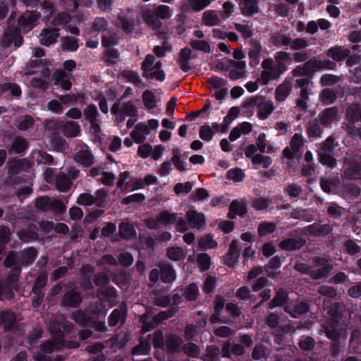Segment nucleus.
Wrapping results in <instances>:
<instances>
[{"instance_id":"nucleus-1","label":"nucleus","mask_w":361,"mask_h":361,"mask_svg":"<svg viewBox=\"0 0 361 361\" xmlns=\"http://www.w3.org/2000/svg\"><path fill=\"white\" fill-rule=\"evenodd\" d=\"M99 313L97 309L77 310L73 314V319L83 328L78 331L81 341L100 338L108 331L105 322L99 321Z\"/></svg>"},{"instance_id":"nucleus-2","label":"nucleus","mask_w":361,"mask_h":361,"mask_svg":"<svg viewBox=\"0 0 361 361\" xmlns=\"http://www.w3.org/2000/svg\"><path fill=\"white\" fill-rule=\"evenodd\" d=\"M274 67L263 70L257 80L264 85H267L271 81L277 80L288 69V64L292 62L291 55L288 52L279 51L275 53Z\"/></svg>"},{"instance_id":"nucleus-3","label":"nucleus","mask_w":361,"mask_h":361,"mask_svg":"<svg viewBox=\"0 0 361 361\" xmlns=\"http://www.w3.org/2000/svg\"><path fill=\"white\" fill-rule=\"evenodd\" d=\"M16 13L12 12L8 18V27L4 30L0 44L4 49H8L12 45L17 49L19 48L24 42L23 33L20 28L16 25L13 20L15 18Z\"/></svg>"},{"instance_id":"nucleus-4","label":"nucleus","mask_w":361,"mask_h":361,"mask_svg":"<svg viewBox=\"0 0 361 361\" xmlns=\"http://www.w3.org/2000/svg\"><path fill=\"white\" fill-rule=\"evenodd\" d=\"M334 138L329 136L322 143L317 150L319 161L324 166L333 169L336 166L337 160L334 157Z\"/></svg>"},{"instance_id":"nucleus-5","label":"nucleus","mask_w":361,"mask_h":361,"mask_svg":"<svg viewBox=\"0 0 361 361\" xmlns=\"http://www.w3.org/2000/svg\"><path fill=\"white\" fill-rule=\"evenodd\" d=\"M305 140L301 133H295L290 139V146L286 147L283 150V156L289 159H298L302 156L301 148Z\"/></svg>"},{"instance_id":"nucleus-6","label":"nucleus","mask_w":361,"mask_h":361,"mask_svg":"<svg viewBox=\"0 0 361 361\" xmlns=\"http://www.w3.org/2000/svg\"><path fill=\"white\" fill-rule=\"evenodd\" d=\"M39 15L34 11L27 10L17 19V25L23 35L28 33L36 25Z\"/></svg>"},{"instance_id":"nucleus-7","label":"nucleus","mask_w":361,"mask_h":361,"mask_svg":"<svg viewBox=\"0 0 361 361\" xmlns=\"http://www.w3.org/2000/svg\"><path fill=\"white\" fill-rule=\"evenodd\" d=\"M314 266L319 267L312 269L310 277L314 280H319L327 277L333 269V265L329 260L322 257H317L314 259Z\"/></svg>"},{"instance_id":"nucleus-8","label":"nucleus","mask_w":361,"mask_h":361,"mask_svg":"<svg viewBox=\"0 0 361 361\" xmlns=\"http://www.w3.org/2000/svg\"><path fill=\"white\" fill-rule=\"evenodd\" d=\"M317 59L312 57L302 65L297 66L292 71V74L295 77H310L312 78L314 74L318 71Z\"/></svg>"},{"instance_id":"nucleus-9","label":"nucleus","mask_w":361,"mask_h":361,"mask_svg":"<svg viewBox=\"0 0 361 361\" xmlns=\"http://www.w3.org/2000/svg\"><path fill=\"white\" fill-rule=\"evenodd\" d=\"M0 327L5 332H15L18 329L16 314L11 310L0 311Z\"/></svg>"},{"instance_id":"nucleus-10","label":"nucleus","mask_w":361,"mask_h":361,"mask_svg":"<svg viewBox=\"0 0 361 361\" xmlns=\"http://www.w3.org/2000/svg\"><path fill=\"white\" fill-rule=\"evenodd\" d=\"M73 324L66 319L62 322L54 321L49 328L51 334L59 341H62L65 334H69L73 330Z\"/></svg>"},{"instance_id":"nucleus-11","label":"nucleus","mask_w":361,"mask_h":361,"mask_svg":"<svg viewBox=\"0 0 361 361\" xmlns=\"http://www.w3.org/2000/svg\"><path fill=\"white\" fill-rule=\"evenodd\" d=\"M241 252V245L238 240H233L228 252L224 256V264L229 267L235 266Z\"/></svg>"},{"instance_id":"nucleus-12","label":"nucleus","mask_w":361,"mask_h":361,"mask_svg":"<svg viewBox=\"0 0 361 361\" xmlns=\"http://www.w3.org/2000/svg\"><path fill=\"white\" fill-rule=\"evenodd\" d=\"M128 316V307L125 302H122L118 308L114 309L108 317V323L110 326H116L118 324L121 325L126 322Z\"/></svg>"},{"instance_id":"nucleus-13","label":"nucleus","mask_w":361,"mask_h":361,"mask_svg":"<svg viewBox=\"0 0 361 361\" xmlns=\"http://www.w3.org/2000/svg\"><path fill=\"white\" fill-rule=\"evenodd\" d=\"M59 31V27L44 28L39 35L40 44L45 47H49L50 45L56 43L60 35Z\"/></svg>"},{"instance_id":"nucleus-14","label":"nucleus","mask_w":361,"mask_h":361,"mask_svg":"<svg viewBox=\"0 0 361 361\" xmlns=\"http://www.w3.org/2000/svg\"><path fill=\"white\" fill-rule=\"evenodd\" d=\"M305 243L306 240L303 237L297 235L282 240L279 245L284 251L292 252L300 250Z\"/></svg>"},{"instance_id":"nucleus-15","label":"nucleus","mask_w":361,"mask_h":361,"mask_svg":"<svg viewBox=\"0 0 361 361\" xmlns=\"http://www.w3.org/2000/svg\"><path fill=\"white\" fill-rule=\"evenodd\" d=\"M247 213V204L245 201L233 200L230 205L227 216L230 219H235L237 216L244 218Z\"/></svg>"},{"instance_id":"nucleus-16","label":"nucleus","mask_w":361,"mask_h":361,"mask_svg":"<svg viewBox=\"0 0 361 361\" xmlns=\"http://www.w3.org/2000/svg\"><path fill=\"white\" fill-rule=\"evenodd\" d=\"M185 218L189 227L191 228L200 230L205 225L206 218L204 214L195 209H189L185 214Z\"/></svg>"},{"instance_id":"nucleus-17","label":"nucleus","mask_w":361,"mask_h":361,"mask_svg":"<svg viewBox=\"0 0 361 361\" xmlns=\"http://www.w3.org/2000/svg\"><path fill=\"white\" fill-rule=\"evenodd\" d=\"M83 114L85 119L90 123L91 127L94 132H100L101 128L98 123L99 114L97 106L93 104H89L86 108H85Z\"/></svg>"},{"instance_id":"nucleus-18","label":"nucleus","mask_w":361,"mask_h":361,"mask_svg":"<svg viewBox=\"0 0 361 361\" xmlns=\"http://www.w3.org/2000/svg\"><path fill=\"white\" fill-rule=\"evenodd\" d=\"M82 302V297L78 291L73 289L66 291L61 298V305L65 307H78Z\"/></svg>"},{"instance_id":"nucleus-19","label":"nucleus","mask_w":361,"mask_h":361,"mask_svg":"<svg viewBox=\"0 0 361 361\" xmlns=\"http://www.w3.org/2000/svg\"><path fill=\"white\" fill-rule=\"evenodd\" d=\"M94 271V268L90 264H86L81 267L82 276L80 279V285L85 290H92L94 286L92 282V274Z\"/></svg>"},{"instance_id":"nucleus-20","label":"nucleus","mask_w":361,"mask_h":361,"mask_svg":"<svg viewBox=\"0 0 361 361\" xmlns=\"http://www.w3.org/2000/svg\"><path fill=\"white\" fill-rule=\"evenodd\" d=\"M53 80L55 85H59L66 91L70 90L72 87V82L70 80V74L62 69L56 70L53 75Z\"/></svg>"},{"instance_id":"nucleus-21","label":"nucleus","mask_w":361,"mask_h":361,"mask_svg":"<svg viewBox=\"0 0 361 361\" xmlns=\"http://www.w3.org/2000/svg\"><path fill=\"white\" fill-rule=\"evenodd\" d=\"M240 111V110L238 106L231 107L229 109L228 114L224 117V125L219 126V123H212V128L216 131H221L222 133L226 132L228 129L229 125L239 116Z\"/></svg>"},{"instance_id":"nucleus-22","label":"nucleus","mask_w":361,"mask_h":361,"mask_svg":"<svg viewBox=\"0 0 361 361\" xmlns=\"http://www.w3.org/2000/svg\"><path fill=\"white\" fill-rule=\"evenodd\" d=\"M307 233L314 237L326 236L332 231L331 226L328 224H320L314 223L305 227Z\"/></svg>"},{"instance_id":"nucleus-23","label":"nucleus","mask_w":361,"mask_h":361,"mask_svg":"<svg viewBox=\"0 0 361 361\" xmlns=\"http://www.w3.org/2000/svg\"><path fill=\"white\" fill-rule=\"evenodd\" d=\"M288 300L289 296L287 290L283 288H279L272 300L268 303V308L271 310L276 307L283 306L284 307L285 305H289Z\"/></svg>"},{"instance_id":"nucleus-24","label":"nucleus","mask_w":361,"mask_h":361,"mask_svg":"<svg viewBox=\"0 0 361 361\" xmlns=\"http://www.w3.org/2000/svg\"><path fill=\"white\" fill-rule=\"evenodd\" d=\"M310 310V305L307 302L301 301L293 306L285 305L283 310L289 314L293 318H299L302 314L307 313Z\"/></svg>"},{"instance_id":"nucleus-25","label":"nucleus","mask_w":361,"mask_h":361,"mask_svg":"<svg viewBox=\"0 0 361 361\" xmlns=\"http://www.w3.org/2000/svg\"><path fill=\"white\" fill-rule=\"evenodd\" d=\"M239 6L244 16L250 17L260 12L258 0H240Z\"/></svg>"},{"instance_id":"nucleus-26","label":"nucleus","mask_w":361,"mask_h":361,"mask_svg":"<svg viewBox=\"0 0 361 361\" xmlns=\"http://www.w3.org/2000/svg\"><path fill=\"white\" fill-rule=\"evenodd\" d=\"M338 115L337 108L335 106L326 108L318 116L321 125L327 127L331 125Z\"/></svg>"},{"instance_id":"nucleus-27","label":"nucleus","mask_w":361,"mask_h":361,"mask_svg":"<svg viewBox=\"0 0 361 361\" xmlns=\"http://www.w3.org/2000/svg\"><path fill=\"white\" fill-rule=\"evenodd\" d=\"M39 228L35 224H30L27 227L19 231L18 236L20 240L28 243L39 238Z\"/></svg>"},{"instance_id":"nucleus-28","label":"nucleus","mask_w":361,"mask_h":361,"mask_svg":"<svg viewBox=\"0 0 361 361\" xmlns=\"http://www.w3.org/2000/svg\"><path fill=\"white\" fill-rule=\"evenodd\" d=\"M183 341L176 334H170L166 339V349L168 354L178 353L181 350Z\"/></svg>"},{"instance_id":"nucleus-29","label":"nucleus","mask_w":361,"mask_h":361,"mask_svg":"<svg viewBox=\"0 0 361 361\" xmlns=\"http://www.w3.org/2000/svg\"><path fill=\"white\" fill-rule=\"evenodd\" d=\"M142 18L145 23L153 30L159 29L162 23L157 17V13L153 9H146L142 12Z\"/></svg>"},{"instance_id":"nucleus-30","label":"nucleus","mask_w":361,"mask_h":361,"mask_svg":"<svg viewBox=\"0 0 361 361\" xmlns=\"http://www.w3.org/2000/svg\"><path fill=\"white\" fill-rule=\"evenodd\" d=\"M257 117L260 120H264L273 112L274 106L271 101L262 99L257 104Z\"/></svg>"},{"instance_id":"nucleus-31","label":"nucleus","mask_w":361,"mask_h":361,"mask_svg":"<svg viewBox=\"0 0 361 361\" xmlns=\"http://www.w3.org/2000/svg\"><path fill=\"white\" fill-rule=\"evenodd\" d=\"M350 51L348 49H344L341 47H333L329 49L326 54L331 57L335 62H340L346 59Z\"/></svg>"},{"instance_id":"nucleus-32","label":"nucleus","mask_w":361,"mask_h":361,"mask_svg":"<svg viewBox=\"0 0 361 361\" xmlns=\"http://www.w3.org/2000/svg\"><path fill=\"white\" fill-rule=\"evenodd\" d=\"M161 269V280L164 283H170L176 280V273L171 264H162L159 265Z\"/></svg>"},{"instance_id":"nucleus-33","label":"nucleus","mask_w":361,"mask_h":361,"mask_svg":"<svg viewBox=\"0 0 361 361\" xmlns=\"http://www.w3.org/2000/svg\"><path fill=\"white\" fill-rule=\"evenodd\" d=\"M55 186L61 192H68L71 186V178L64 173H59L55 178Z\"/></svg>"},{"instance_id":"nucleus-34","label":"nucleus","mask_w":361,"mask_h":361,"mask_svg":"<svg viewBox=\"0 0 361 361\" xmlns=\"http://www.w3.org/2000/svg\"><path fill=\"white\" fill-rule=\"evenodd\" d=\"M180 292L183 293L184 298L188 302L195 301L199 296V288L195 283L180 288Z\"/></svg>"},{"instance_id":"nucleus-35","label":"nucleus","mask_w":361,"mask_h":361,"mask_svg":"<svg viewBox=\"0 0 361 361\" xmlns=\"http://www.w3.org/2000/svg\"><path fill=\"white\" fill-rule=\"evenodd\" d=\"M200 359L202 361H220V349L216 345H207L205 353L202 354Z\"/></svg>"},{"instance_id":"nucleus-36","label":"nucleus","mask_w":361,"mask_h":361,"mask_svg":"<svg viewBox=\"0 0 361 361\" xmlns=\"http://www.w3.org/2000/svg\"><path fill=\"white\" fill-rule=\"evenodd\" d=\"M37 257V250L34 247H30L20 253V263L22 265L32 264Z\"/></svg>"},{"instance_id":"nucleus-37","label":"nucleus","mask_w":361,"mask_h":361,"mask_svg":"<svg viewBox=\"0 0 361 361\" xmlns=\"http://www.w3.org/2000/svg\"><path fill=\"white\" fill-rule=\"evenodd\" d=\"M283 192L288 196L290 199L293 201H297L302 192V188L301 185L292 183L286 185L283 188Z\"/></svg>"},{"instance_id":"nucleus-38","label":"nucleus","mask_w":361,"mask_h":361,"mask_svg":"<svg viewBox=\"0 0 361 361\" xmlns=\"http://www.w3.org/2000/svg\"><path fill=\"white\" fill-rule=\"evenodd\" d=\"M346 118L351 124L361 121V105L353 104L346 111Z\"/></svg>"},{"instance_id":"nucleus-39","label":"nucleus","mask_w":361,"mask_h":361,"mask_svg":"<svg viewBox=\"0 0 361 361\" xmlns=\"http://www.w3.org/2000/svg\"><path fill=\"white\" fill-rule=\"evenodd\" d=\"M118 227L120 237L123 240H130L136 235L134 226L130 223L121 222Z\"/></svg>"},{"instance_id":"nucleus-40","label":"nucleus","mask_w":361,"mask_h":361,"mask_svg":"<svg viewBox=\"0 0 361 361\" xmlns=\"http://www.w3.org/2000/svg\"><path fill=\"white\" fill-rule=\"evenodd\" d=\"M63 132L67 137H75L80 133V127L76 122L66 121L63 126Z\"/></svg>"},{"instance_id":"nucleus-41","label":"nucleus","mask_w":361,"mask_h":361,"mask_svg":"<svg viewBox=\"0 0 361 361\" xmlns=\"http://www.w3.org/2000/svg\"><path fill=\"white\" fill-rule=\"evenodd\" d=\"M76 161L85 167H90L94 164V157L88 150L79 151L75 157Z\"/></svg>"},{"instance_id":"nucleus-42","label":"nucleus","mask_w":361,"mask_h":361,"mask_svg":"<svg viewBox=\"0 0 361 361\" xmlns=\"http://www.w3.org/2000/svg\"><path fill=\"white\" fill-rule=\"evenodd\" d=\"M79 42L78 38L70 36L64 37L61 42V49L64 51H75L79 48Z\"/></svg>"},{"instance_id":"nucleus-43","label":"nucleus","mask_w":361,"mask_h":361,"mask_svg":"<svg viewBox=\"0 0 361 361\" xmlns=\"http://www.w3.org/2000/svg\"><path fill=\"white\" fill-rule=\"evenodd\" d=\"M271 43L276 47H287L292 42L291 38L281 33H274L271 37Z\"/></svg>"},{"instance_id":"nucleus-44","label":"nucleus","mask_w":361,"mask_h":361,"mask_svg":"<svg viewBox=\"0 0 361 361\" xmlns=\"http://www.w3.org/2000/svg\"><path fill=\"white\" fill-rule=\"evenodd\" d=\"M276 229V224L274 222L267 221H261L257 227L259 236L264 237L267 235L273 233Z\"/></svg>"},{"instance_id":"nucleus-45","label":"nucleus","mask_w":361,"mask_h":361,"mask_svg":"<svg viewBox=\"0 0 361 361\" xmlns=\"http://www.w3.org/2000/svg\"><path fill=\"white\" fill-rule=\"evenodd\" d=\"M281 266V259L279 256L273 257L269 262V264L264 266V271L269 278L276 276V270Z\"/></svg>"},{"instance_id":"nucleus-46","label":"nucleus","mask_w":361,"mask_h":361,"mask_svg":"<svg viewBox=\"0 0 361 361\" xmlns=\"http://www.w3.org/2000/svg\"><path fill=\"white\" fill-rule=\"evenodd\" d=\"M166 256L169 259L178 262L185 259L186 254L181 247H171L167 249Z\"/></svg>"},{"instance_id":"nucleus-47","label":"nucleus","mask_w":361,"mask_h":361,"mask_svg":"<svg viewBox=\"0 0 361 361\" xmlns=\"http://www.w3.org/2000/svg\"><path fill=\"white\" fill-rule=\"evenodd\" d=\"M320 123L318 118H314L309 123L307 133L309 137H320L323 130L320 126Z\"/></svg>"},{"instance_id":"nucleus-48","label":"nucleus","mask_w":361,"mask_h":361,"mask_svg":"<svg viewBox=\"0 0 361 361\" xmlns=\"http://www.w3.org/2000/svg\"><path fill=\"white\" fill-rule=\"evenodd\" d=\"M151 350V343L148 341L141 339L139 344L133 347L132 354L133 355H148Z\"/></svg>"},{"instance_id":"nucleus-49","label":"nucleus","mask_w":361,"mask_h":361,"mask_svg":"<svg viewBox=\"0 0 361 361\" xmlns=\"http://www.w3.org/2000/svg\"><path fill=\"white\" fill-rule=\"evenodd\" d=\"M336 98L335 91L329 88L324 89L319 94L320 101L324 105L333 104L336 100Z\"/></svg>"},{"instance_id":"nucleus-50","label":"nucleus","mask_w":361,"mask_h":361,"mask_svg":"<svg viewBox=\"0 0 361 361\" xmlns=\"http://www.w3.org/2000/svg\"><path fill=\"white\" fill-rule=\"evenodd\" d=\"M9 90L11 95L16 97H20L22 94L20 87L16 83L6 82L0 84V94H4Z\"/></svg>"},{"instance_id":"nucleus-51","label":"nucleus","mask_w":361,"mask_h":361,"mask_svg":"<svg viewBox=\"0 0 361 361\" xmlns=\"http://www.w3.org/2000/svg\"><path fill=\"white\" fill-rule=\"evenodd\" d=\"M28 142L24 137L17 136L13 140L11 149L15 153L21 154L28 148Z\"/></svg>"},{"instance_id":"nucleus-52","label":"nucleus","mask_w":361,"mask_h":361,"mask_svg":"<svg viewBox=\"0 0 361 361\" xmlns=\"http://www.w3.org/2000/svg\"><path fill=\"white\" fill-rule=\"evenodd\" d=\"M262 52V46L260 44H255L248 51V56L250 59V65L254 66L259 62Z\"/></svg>"},{"instance_id":"nucleus-53","label":"nucleus","mask_w":361,"mask_h":361,"mask_svg":"<svg viewBox=\"0 0 361 361\" xmlns=\"http://www.w3.org/2000/svg\"><path fill=\"white\" fill-rule=\"evenodd\" d=\"M202 23L207 26H214L219 23V19L214 10H208L204 12Z\"/></svg>"},{"instance_id":"nucleus-54","label":"nucleus","mask_w":361,"mask_h":361,"mask_svg":"<svg viewBox=\"0 0 361 361\" xmlns=\"http://www.w3.org/2000/svg\"><path fill=\"white\" fill-rule=\"evenodd\" d=\"M142 100L145 106L147 109H152L156 106L157 99L155 94L149 90L143 92Z\"/></svg>"},{"instance_id":"nucleus-55","label":"nucleus","mask_w":361,"mask_h":361,"mask_svg":"<svg viewBox=\"0 0 361 361\" xmlns=\"http://www.w3.org/2000/svg\"><path fill=\"white\" fill-rule=\"evenodd\" d=\"M197 263L201 271H207L211 267V258L209 255L205 252L200 253L197 256Z\"/></svg>"},{"instance_id":"nucleus-56","label":"nucleus","mask_w":361,"mask_h":361,"mask_svg":"<svg viewBox=\"0 0 361 361\" xmlns=\"http://www.w3.org/2000/svg\"><path fill=\"white\" fill-rule=\"evenodd\" d=\"M183 351L188 356L195 358H200V350L199 346L192 342H188L183 345L182 348Z\"/></svg>"},{"instance_id":"nucleus-57","label":"nucleus","mask_w":361,"mask_h":361,"mask_svg":"<svg viewBox=\"0 0 361 361\" xmlns=\"http://www.w3.org/2000/svg\"><path fill=\"white\" fill-rule=\"evenodd\" d=\"M157 216L160 224L164 226L173 224L177 220V214L176 213H169L166 210L161 212Z\"/></svg>"},{"instance_id":"nucleus-58","label":"nucleus","mask_w":361,"mask_h":361,"mask_svg":"<svg viewBox=\"0 0 361 361\" xmlns=\"http://www.w3.org/2000/svg\"><path fill=\"white\" fill-rule=\"evenodd\" d=\"M35 124L33 118L30 115L20 116L16 123V126L19 130H27L32 128Z\"/></svg>"},{"instance_id":"nucleus-59","label":"nucleus","mask_w":361,"mask_h":361,"mask_svg":"<svg viewBox=\"0 0 361 361\" xmlns=\"http://www.w3.org/2000/svg\"><path fill=\"white\" fill-rule=\"evenodd\" d=\"M71 20V17L69 14L61 13L52 19L51 25L54 27H59L60 26L65 27V26L70 23Z\"/></svg>"},{"instance_id":"nucleus-60","label":"nucleus","mask_w":361,"mask_h":361,"mask_svg":"<svg viewBox=\"0 0 361 361\" xmlns=\"http://www.w3.org/2000/svg\"><path fill=\"white\" fill-rule=\"evenodd\" d=\"M52 198L48 196H41L35 200V207L37 209L42 212H48L50 210V205Z\"/></svg>"},{"instance_id":"nucleus-61","label":"nucleus","mask_w":361,"mask_h":361,"mask_svg":"<svg viewBox=\"0 0 361 361\" xmlns=\"http://www.w3.org/2000/svg\"><path fill=\"white\" fill-rule=\"evenodd\" d=\"M108 26L109 23L104 17H96L92 23V29L95 32H104L106 31Z\"/></svg>"},{"instance_id":"nucleus-62","label":"nucleus","mask_w":361,"mask_h":361,"mask_svg":"<svg viewBox=\"0 0 361 361\" xmlns=\"http://www.w3.org/2000/svg\"><path fill=\"white\" fill-rule=\"evenodd\" d=\"M290 87L285 84H281L276 88L275 98L278 102L284 101L289 95Z\"/></svg>"},{"instance_id":"nucleus-63","label":"nucleus","mask_w":361,"mask_h":361,"mask_svg":"<svg viewBox=\"0 0 361 361\" xmlns=\"http://www.w3.org/2000/svg\"><path fill=\"white\" fill-rule=\"evenodd\" d=\"M198 245L200 248L203 250L217 247V243L213 239L212 235H207L205 237L201 238L199 240Z\"/></svg>"},{"instance_id":"nucleus-64","label":"nucleus","mask_w":361,"mask_h":361,"mask_svg":"<svg viewBox=\"0 0 361 361\" xmlns=\"http://www.w3.org/2000/svg\"><path fill=\"white\" fill-rule=\"evenodd\" d=\"M298 344L302 351L310 352L314 348L315 341L311 336H306L300 339Z\"/></svg>"}]
</instances>
